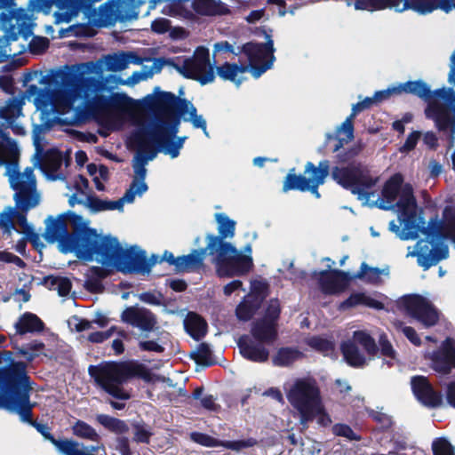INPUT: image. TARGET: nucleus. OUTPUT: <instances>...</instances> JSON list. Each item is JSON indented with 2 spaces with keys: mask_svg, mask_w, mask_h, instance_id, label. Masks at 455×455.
Wrapping results in <instances>:
<instances>
[{
  "mask_svg": "<svg viewBox=\"0 0 455 455\" xmlns=\"http://www.w3.org/2000/svg\"><path fill=\"white\" fill-rule=\"evenodd\" d=\"M44 222V239L48 243L58 241L62 252H73L84 261L95 259L103 267L126 275L132 247L124 249L117 237L98 234L81 215L71 211L57 218L49 216Z\"/></svg>",
  "mask_w": 455,
  "mask_h": 455,
  "instance_id": "obj_1",
  "label": "nucleus"
},
{
  "mask_svg": "<svg viewBox=\"0 0 455 455\" xmlns=\"http://www.w3.org/2000/svg\"><path fill=\"white\" fill-rule=\"evenodd\" d=\"M396 205L403 223L400 239L414 240L418 238L419 233L430 239V241H426L424 245H420L417 251L413 252V255L417 256L419 266L422 267L424 270H427L439 261L447 259L449 257L448 246L434 244L435 240L443 236L445 223L443 224L435 216L431 218L426 226L425 219L422 216L423 209L419 210L413 188L411 184L404 186Z\"/></svg>",
  "mask_w": 455,
  "mask_h": 455,
  "instance_id": "obj_2",
  "label": "nucleus"
},
{
  "mask_svg": "<svg viewBox=\"0 0 455 455\" xmlns=\"http://www.w3.org/2000/svg\"><path fill=\"white\" fill-rule=\"evenodd\" d=\"M24 366L19 364V368L6 370L2 376L7 384L5 394L0 395V408L19 414L21 421L28 423L40 433L44 438L49 441L61 455H83L79 452L76 441L74 439H56L51 433V427L44 423H40L33 419L34 403L30 402L32 390L30 377L24 372Z\"/></svg>",
  "mask_w": 455,
  "mask_h": 455,
  "instance_id": "obj_3",
  "label": "nucleus"
},
{
  "mask_svg": "<svg viewBox=\"0 0 455 455\" xmlns=\"http://www.w3.org/2000/svg\"><path fill=\"white\" fill-rule=\"evenodd\" d=\"M398 93H406L424 100L427 105L425 116L433 120L438 132L445 137L448 148L455 143V105L451 104L455 100L451 88H439L431 91L429 85L423 80L408 81L397 85Z\"/></svg>",
  "mask_w": 455,
  "mask_h": 455,
  "instance_id": "obj_4",
  "label": "nucleus"
},
{
  "mask_svg": "<svg viewBox=\"0 0 455 455\" xmlns=\"http://www.w3.org/2000/svg\"><path fill=\"white\" fill-rule=\"evenodd\" d=\"M88 373L96 386L118 400H129L131 394L124 388V384L134 379L146 382L152 380L150 370L137 360L105 361L97 365H90Z\"/></svg>",
  "mask_w": 455,
  "mask_h": 455,
  "instance_id": "obj_5",
  "label": "nucleus"
},
{
  "mask_svg": "<svg viewBox=\"0 0 455 455\" xmlns=\"http://www.w3.org/2000/svg\"><path fill=\"white\" fill-rule=\"evenodd\" d=\"M140 110L150 112L157 119L156 125H162L165 136L172 139L178 133L180 117L188 110L189 101L171 92H164L156 86L152 94L139 100Z\"/></svg>",
  "mask_w": 455,
  "mask_h": 455,
  "instance_id": "obj_6",
  "label": "nucleus"
},
{
  "mask_svg": "<svg viewBox=\"0 0 455 455\" xmlns=\"http://www.w3.org/2000/svg\"><path fill=\"white\" fill-rule=\"evenodd\" d=\"M287 399L298 411L301 424L313 421L322 402L316 379L312 377L297 379L287 393Z\"/></svg>",
  "mask_w": 455,
  "mask_h": 455,
  "instance_id": "obj_7",
  "label": "nucleus"
},
{
  "mask_svg": "<svg viewBox=\"0 0 455 455\" xmlns=\"http://www.w3.org/2000/svg\"><path fill=\"white\" fill-rule=\"evenodd\" d=\"M331 175L341 188L365 199L370 198L371 190L378 182V178L372 177L370 170L361 162H353L346 166H334Z\"/></svg>",
  "mask_w": 455,
  "mask_h": 455,
  "instance_id": "obj_8",
  "label": "nucleus"
},
{
  "mask_svg": "<svg viewBox=\"0 0 455 455\" xmlns=\"http://www.w3.org/2000/svg\"><path fill=\"white\" fill-rule=\"evenodd\" d=\"M216 249L213 256L216 274L219 277L243 276L252 269V257L243 254L232 243H222Z\"/></svg>",
  "mask_w": 455,
  "mask_h": 455,
  "instance_id": "obj_9",
  "label": "nucleus"
},
{
  "mask_svg": "<svg viewBox=\"0 0 455 455\" xmlns=\"http://www.w3.org/2000/svg\"><path fill=\"white\" fill-rule=\"evenodd\" d=\"M14 187L16 191L14 195L15 208L7 207L4 212L0 214V227L6 231L16 229L13 219L17 220L18 225L22 228V232L26 233L32 227L28 223L27 215L30 209L36 207L39 203L37 195H29L28 186L20 183Z\"/></svg>",
  "mask_w": 455,
  "mask_h": 455,
  "instance_id": "obj_10",
  "label": "nucleus"
},
{
  "mask_svg": "<svg viewBox=\"0 0 455 455\" xmlns=\"http://www.w3.org/2000/svg\"><path fill=\"white\" fill-rule=\"evenodd\" d=\"M267 41L265 43L248 42L241 46V52L248 59V70L255 78H259L270 69L275 60L274 55V41L270 34L263 31Z\"/></svg>",
  "mask_w": 455,
  "mask_h": 455,
  "instance_id": "obj_11",
  "label": "nucleus"
},
{
  "mask_svg": "<svg viewBox=\"0 0 455 455\" xmlns=\"http://www.w3.org/2000/svg\"><path fill=\"white\" fill-rule=\"evenodd\" d=\"M357 345H360L370 357H374L379 353V346L373 337L366 331H355L353 339L342 341L340 352L345 362L353 368H363L367 365V358L362 353Z\"/></svg>",
  "mask_w": 455,
  "mask_h": 455,
  "instance_id": "obj_12",
  "label": "nucleus"
},
{
  "mask_svg": "<svg viewBox=\"0 0 455 455\" xmlns=\"http://www.w3.org/2000/svg\"><path fill=\"white\" fill-rule=\"evenodd\" d=\"M173 67L185 78L196 80L202 85L210 84L215 79L214 69L210 62L209 50L204 46L197 47L194 55L184 59L181 65L173 63Z\"/></svg>",
  "mask_w": 455,
  "mask_h": 455,
  "instance_id": "obj_13",
  "label": "nucleus"
},
{
  "mask_svg": "<svg viewBox=\"0 0 455 455\" xmlns=\"http://www.w3.org/2000/svg\"><path fill=\"white\" fill-rule=\"evenodd\" d=\"M139 100H135L125 93H112L109 96L96 94L88 105L94 116H104L111 112L122 115L129 114L133 108L140 109Z\"/></svg>",
  "mask_w": 455,
  "mask_h": 455,
  "instance_id": "obj_14",
  "label": "nucleus"
},
{
  "mask_svg": "<svg viewBox=\"0 0 455 455\" xmlns=\"http://www.w3.org/2000/svg\"><path fill=\"white\" fill-rule=\"evenodd\" d=\"M402 305L411 317L416 319L427 328L435 326L439 321V314L435 307L419 294L403 297Z\"/></svg>",
  "mask_w": 455,
  "mask_h": 455,
  "instance_id": "obj_15",
  "label": "nucleus"
},
{
  "mask_svg": "<svg viewBox=\"0 0 455 455\" xmlns=\"http://www.w3.org/2000/svg\"><path fill=\"white\" fill-rule=\"evenodd\" d=\"M375 102L372 97H366L364 100L355 103L352 107L351 114L346 118L336 131V135L328 134L327 140H333L335 144L332 152H338L347 144L354 140V119L362 111L369 109Z\"/></svg>",
  "mask_w": 455,
  "mask_h": 455,
  "instance_id": "obj_16",
  "label": "nucleus"
},
{
  "mask_svg": "<svg viewBox=\"0 0 455 455\" xmlns=\"http://www.w3.org/2000/svg\"><path fill=\"white\" fill-rule=\"evenodd\" d=\"M162 132H164L162 125H155L151 131H141L133 134L132 143L138 149L136 156L148 163V161L153 160L158 152H164L157 141L162 138Z\"/></svg>",
  "mask_w": 455,
  "mask_h": 455,
  "instance_id": "obj_17",
  "label": "nucleus"
},
{
  "mask_svg": "<svg viewBox=\"0 0 455 455\" xmlns=\"http://www.w3.org/2000/svg\"><path fill=\"white\" fill-rule=\"evenodd\" d=\"M312 275L317 279L321 291L326 295L342 292L354 280L353 275L339 269L315 271Z\"/></svg>",
  "mask_w": 455,
  "mask_h": 455,
  "instance_id": "obj_18",
  "label": "nucleus"
},
{
  "mask_svg": "<svg viewBox=\"0 0 455 455\" xmlns=\"http://www.w3.org/2000/svg\"><path fill=\"white\" fill-rule=\"evenodd\" d=\"M420 0H355V10L376 12L386 9L394 10L396 12L413 11L420 15Z\"/></svg>",
  "mask_w": 455,
  "mask_h": 455,
  "instance_id": "obj_19",
  "label": "nucleus"
},
{
  "mask_svg": "<svg viewBox=\"0 0 455 455\" xmlns=\"http://www.w3.org/2000/svg\"><path fill=\"white\" fill-rule=\"evenodd\" d=\"M121 321L144 332L154 331L157 325V317L151 310L136 306L127 307L121 314Z\"/></svg>",
  "mask_w": 455,
  "mask_h": 455,
  "instance_id": "obj_20",
  "label": "nucleus"
},
{
  "mask_svg": "<svg viewBox=\"0 0 455 455\" xmlns=\"http://www.w3.org/2000/svg\"><path fill=\"white\" fill-rule=\"evenodd\" d=\"M411 384L414 395L423 405L429 408L442 405V394L434 389L427 377L414 376L411 378Z\"/></svg>",
  "mask_w": 455,
  "mask_h": 455,
  "instance_id": "obj_21",
  "label": "nucleus"
},
{
  "mask_svg": "<svg viewBox=\"0 0 455 455\" xmlns=\"http://www.w3.org/2000/svg\"><path fill=\"white\" fill-rule=\"evenodd\" d=\"M433 369L442 374H449L455 369V341L446 338L441 347L431 355Z\"/></svg>",
  "mask_w": 455,
  "mask_h": 455,
  "instance_id": "obj_22",
  "label": "nucleus"
},
{
  "mask_svg": "<svg viewBox=\"0 0 455 455\" xmlns=\"http://www.w3.org/2000/svg\"><path fill=\"white\" fill-rule=\"evenodd\" d=\"M215 219L219 224V235L208 234L205 237L208 243L209 255H214L216 247H220L222 243H229L225 242L226 238H232L235 235V221L229 219L223 213H216Z\"/></svg>",
  "mask_w": 455,
  "mask_h": 455,
  "instance_id": "obj_23",
  "label": "nucleus"
},
{
  "mask_svg": "<svg viewBox=\"0 0 455 455\" xmlns=\"http://www.w3.org/2000/svg\"><path fill=\"white\" fill-rule=\"evenodd\" d=\"M264 345L265 343H255L248 335H242L237 341L242 356L254 363H265L268 360L269 351Z\"/></svg>",
  "mask_w": 455,
  "mask_h": 455,
  "instance_id": "obj_24",
  "label": "nucleus"
},
{
  "mask_svg": "<svg viewBox=\"0 0 455 455\" xmlns=\"http://www.w3.org/2000/svg\"><path fill=\"white\" fill-rule=\"evenodd\" d=\"M329 173L330 162L328 160L320 161L318 166H315L312 162H307L306 164L304 174H309V184L307 191H309L316 198L321 197L318 188L324 183L325 179Z\"/></svg>",
  "mask_w": 455,
  "mask_h": 455,
  "instance_id": "obj_25",
  "label": "nucleus"
},
{
  "mask_svg": "<svg viewBox=\"0 0 455 455\" xmlns=\"http://www.w3.org/2000/svg\"><path fill=\"white\" fill-rule=\"evenodd\" d=\"M159 260L160 259L157 255L153 254L148 259L145 251L136 250L134 247H132L126 275L148 274L151 268L156 263H159Z\"/></svg>",
  "mask_w": 455,
  "mask_h": 455,
  "instance_id": "obj_26",
  "label": "nucleus"
},
{
  "mask_svg": "<svg viewBox=\"0 0 455 455\" xmlns=\"http://www.w3.org/2000/svg\"><path fill=\"white\" fill-rule=\"evenodd\" d=\"M250 332L255 341L271 345L278 338V324L258 318L251 323Z\"/></svg>",
  "mask_w": 455,
  "mask_h": 455,
  "instance_id": "obj_27",
  "label": "nucleus"
},
{
  "mask_svg": "<svg viewBox=\"0 0 455 455\" xmlns=\"http://www.w3.org/2000/svg\"><path fill=\"white\" fill-rule=\"evenodd\" d=\"M113 269L102 265L90 267L85 274L84 288L92 294L102 293L105 290L102 281L112 275Z\"/></svg>",
  "mask_w": 455,
  "mask_h": 455,
  "instance_id": "obj_28",
  "label": "nucleus"
},
{
  "mask_svg": "<svg viewBox=\"0 0 455 455\" xmlns=\"http://www.w3.org/2000/svg\"><path fill=\"white\" fill-rule=\"evenodd\" d=\"M407 183L403 184V176L400 173H395L392 175L384 184L381 195L387 205L381 204L379 205L380 209L389 210L393 208L395 205L397 207L396 204H395L397 196L401 197L402 191L404 186Z\"/></svg>",
  "mask_w": 455,
  "mask_h": 455,
  "instance_id": "obj_29",
  "label": "nucleus"
},
{
  "mask_svg": "<svg viewBox=\"0 0 455 455\" xmlns=\"http://www.w3.org/2000/svg\"><path fill=\"white\" fill-rule=\"evenodd\" d=\"M195 19L197 16H221L230 14L228 6L220 0H192Z\"/></svg>",
  "mask_w": 455,
  "mask_h": 455,
  "instance_id": "obj_30",
  "label": "nucleus"
},
{
  "mask_svg": "<svg viewBox=\"0 0 455 455\" xmlns=\"http://www.w3.org/2000/svg\"><path fill=\"white\" fill-rule=\"evenodd\" d=\"M206 253L209 254L208 244L205 248L195 249L188 255L180 256L178 273L198 272L204 267Z\"/></svg>",
  "mask_w": 455,
  "mask_h": 455,
  "instance_id": "obj_31",
  "label": "nucleus"
},
{
  "mask_svg": "<svg viewBox=\"0 0 455 455\" xmlns=\"http://www.w3.org/2000/svg\"><path fill=\"white\" fill-rule=\"evenodd\" d=\"M184 329L193 339L198 341L206 335L208 324L199 314L188 312L184 319Z\"/></svg>",
  "mask_w": 455,
  "mask_h": 455,
  "instance_id": "obj_32",
  "label": "nucleus"
},
{
  "mask_svg": "<svg viewBox=\"0 0 455 455\" xmlns=\"http://www.w3.org/2000/svg\"><path fill=\"white\" fill-rule=\"evenodd\" d=\"M359 305L378 310L384 308V304L381 301L366 295L364 292H353L347 299L339 304L338 310L346 311Z\"/></svg>",
  "mask_w": 455,
  "mask_h": 455,
  "instance_id": "obj_33",
  "label": "nucleus"
},
{
  "mask_svg": "<svg viewBox=\"0 0 455 455\" xmlns=\"http://www.w3.org/2000/svg\"><path fill=\"white\" fill-rule=\"evenodd\" d=\"M264 296L259 297L257 294H250L235 308V315L239 320L249 321L259 309Z\"/></svg>",
  "mask_w": 455,
  "mask_h": 455,
  "instance_id": "obj_34",
  "label": "nucleus"
},
{
  "mask_svg": "<svg viewBox=\"0 0 455 455\" xmlns=\"http://www.w3.org/2000/svg\"><path fill=\"white\" fill-rule=\"evenodd\" d=\"M192 0H168L164 12L171 17H182L186 20H195L192 9Z\"/></svg>",
  "mask_w": 455,
  "mask_h": 455,
  "instance_id": "obj_35",
  "label": "nucleus"
},
{
  "mask_svg": "<svg viewBox=\"0 0 455 455\" xmlns=\"http://www.w3.org/2000/svg\"><path fill=\"white\" fill-rule=\"evenodd\" d=\"M21 30L22 27H16L11 24L9 28L4 31L3 36H0V63L8 60L11 56L16 55V53H12L9 45L12 42L19 39Z\"/></svg>",
  "mask_w": 455,
  "mask_h": 455,
  "instance_id": "obj_36",
  "label": "nucleus"
},
{
  "mask_svg": "<svg viewBox=\"0 0 455 455\" xmlns=\"http://www.w3.org/2000/svg\"><path fill=\"white\" fill-rule=\"evenodd\" d=\"M17 333L23 335L26 333L41 332L44 329V322L35 314L30 312L24 313L15 325Z\"/></svg>",
  "mask_w": 455,
  "mask_h": 455,
  "instance_id": "obj_37",
  "label": "nucleus"
},
{
  "mask_svg": "<svg viewBox=\"0 0 455 455\" xmlns=\"http://www.w3.org/2000/svg\"><path fill=\"white\" fill-rule=\"evenodd\" d=\"M248 71V66L229 63L226 61L220 66L216 67L217 75L224 81L235 83L237 86L242 84V79L237 78L239 73L243 74Z\"/></svg>",
  "mask_w": 455,
  "mask_h": 455,
  "instance_id": "obj_38",
  "label": "nucleus"
},
{
  "mask_svg": "<svg viewBox=\"0 0 455 455\" xmlns=\"http://www.w3.org/2000/svg\"><path fill=\"white\" fill-rule=\"evenodd\" d=\"M302 356L303 353L297 347H283L273 356L272 363L275 366L289 367Z\"/></svg>",
  "mask_w": 455,
  "mask_h": 455,
  "instance_id": "obj_39",
  "label": "nucleus"
},
{
  "mask_svg": "<svg viewBox=\"0 0 455 455\" xmlns=\"http://www.w3.org/2000/svg\"><path fill=\"white\" fill-rule=\"evenodd\" d=\"M309 184V176L295 173V168H291L283 182V192L286 193L290 190H299L300 192L307 191Z\"/></svg>",
  "mask_w": 455,
  "mask_h": 455,
  "instance_id": "obj_40",
  "label": "nucleus"
},
{
  "mask_svg": "<svg viewBox=\"0 0 455 455\" xmlns=\"http://www.w3.org/2000/svg\"><path fill=\"white\" fill-rule=\"evenodd\" d=\"M19 364L23 365L24 372L27 374L26 368L27 364L23 362H14L12 358V352L8 350H3L0 352V395L5 394L7 391V384L3 379V372L6 370H16L19 368Z\"/></svg>",
  "mask_w": 455,
  "mask_h": 455,
  "instance_id": "obj_41",
  "label": "nucleus"
},
{
  "mask_svg": "<svg viewBox=\"0 0 455 455\" xmlns=\"http://www.w3.org/2000/svg\"><path fill=\"white\" fill-rule=\"evenodd\" d=\"M63 162L62 152L57 148L48 149L42 156L40 168L44 172H58Z\"/></svg>",
  "mask_w": 455,
  "mask_h": 455,
  "instance_id": "obj_42",
  "label": "nucleus"
},
{
  "mask_svg": "<svg viewBox=\"0 0 455 455\" xmlns=\"http://www.w3.org/2000/svg\"><path fill=\"white\" fill-rule=\"evenodd\" d=\"M419 2L420 15L429 14L436 10L445 13L455 10V0H420Z\"/></svg>",
  "mask_w": 455,
  "mask_h": 455,
  "instance_id": "obj_43",
  "label": "nucleus"
},
{
  "mask_svg": "<svg viewBox=\"0 0 455 455\" xmlns=\"http://www.w3.org/2000/svg\"><path fill=\"white\" fill-rule=\"evenodd\" d=\"M204 391V387H197L188 396V398L199 401V405H195L196 407H201L208 411L212 412L220 411L221 406L216 403V397L212 395H205L203 396Z\"/></svg>",
  "mask_w": 455,
  "mask_h": 455,
  "instance_id": "obj_44",
  "label": "nucleus"
},
{
  "mask_svg": "<svg viewBox=\"0 0 455 455\" xmlns=\"http://www.w3.org/2000/svg\"><path fill=\"white\" fill-rule=\"evenodd\" d=\"M20 183H23L28 186L29 195H36V178L34 175L33 168L27 167L24 170L23 173L17 172L13 175L11 176L10 184L13 190H14V187L17 188L16 185L18 186Z\"/></svg>",
  "mask_w": 455,
  "mask_h": 455,
  "instance_id": "obj_45",
  "label": "nucleus"
},
{
  "mask_svg": "<svg viewBox=\"0 0 455 455\" xmlns=\"http://www.w3.org/2000/svg\"><path fill=\"white\" fill-rule=\"evenodd\" d=\"M96 419L106 429L116 435H124L129 431V426L123 419L107 414H100L97 416Z\"/></svg>",
  "mask_w": 455,
  "mask_h": 455,
  "instance_id": "obj_46",
  "label": "nucleus"
},
{
  "mask_svg": "<svg viewBox=\"0 0 455 455\" xmlns=\"http://www.w3.org/2000/svg\"><path fill=\"white\" fill-rule=\"evenodd\" d=\"M190 358L193 359L196 364L204 367L212 366L217 363L212 356V351L210 346L205 342L200 343L196 350L190 353Z\"/></svg>",
  "mask_w": 455,
  "mask_h": 455,
  "instance_id": "obj_47",
  "label": "nucleus"
},
{
  "mask_svg": "<svg viewBox=\"0 0 455 455\" xmlns=\"http://www.w3.org/2000/svg\"><path fill=\"white\" fill-rule=\"evenodd\" d=\"M72 434L78 438L99 443L100 435L87 422L77 419L71 427Z\"/></svg>",
  "mask_w": 455,
  "mask_h": 455,
  "instance_id": "obj_48",
  "label": "nucleus"
},
{
  "mask_svg": "<svg viewBox=\"0 0 455 455\" xmlns=\"http://www.w3.org/2000/svg\"><path fill=\"white\" fill-rule=\"evenodd\" d=\"M186 137H180L177 140L165 136L164 132H162V138L157 140L159 145L163 148L165 155H170L172 158H175L180 155V150L183 147Z\"/></svg>",
  "mask_w": 455,
  "mask_h": 455,
  "instance_id": "obj_49",
  "label": "nucleus"
},
{
  "mask_svg": "<svg viewBox=\"0 0 455 455\" xmlns=\"http://www.w3.org/2000/svg\"><path fill=\"white\" fill-rule=\"evenodd\" d=\"M307 344L312 349L324 355L331 353L335 348L334 343L331 340L320 336H313L309 338L307 340Z\"/></svg>",
  "mask_w": 455,
  "mask_h": 455,
  "instance_id": "obj_50",
  "label": "nucleus"
},
{
  "mask_svg": "<svg viewBox=\"0 0 455 455\" xmlns=\"http://www.w3.org/2000/svg\"><path fill=\"white\" fill-rule=\"evenodd\" d=\"M133 429V441L140 443H149L150 438L153 435L151 427L145 422H134L132 424Z\"/></svg>",
  "mask_w": 455,
  "mask_h": 455,
  "instance_id": "obj_51",
  "label": "nucleus"
},
{
  "mask_svg": "<svg viewBox=\"0 0 455 455\" xmlns=\"http://www.w3.org/2000/svg\"><path fill=\"white\" fill-rule=\"evenodd\" d=\"M381 274V270L379 267H372L368 266L367 263L363 262L360 267V270L353 275L355 279H364L369 283H375Z\"/></svg>",
  "mask_w": 455,
  "mask_h": 455,
  "instance_id": "obj_52",
  "label": "nucleus"
},
{
  "mask_svg": "<svg viewBox=\"0 0 455 455\" xmlns=\"http://www.w3.org/2000/svg\"><path fill=\"white\" fill-rule=\"evenodd\" d=\"M281 315V305L278 299H271L265 309L264 315L260 317L266 321L278 324Z\"/></svg>",
  "mask_w": 455,
  "mask_h": 455,
  "instance_id": "obj_53",
  "label": "nucleus"
},
{
  "mask_svg": "<svg viewBox=\"0 0 455 455\" xmlns=\"http://www.w3.org/2000/svg\"><path fill=\"white\" fill-rule=\"evenodd\" d=\"M124 52L119 54H108L105 58L106 68L108 71H121L126 68Z\"/></svg>",
  "mask_w": 455,
  "mask_h": 455,
  "instance_id": "obj_54",
  "label": "nucleus"
},
{
  "mask_svg": "<svg viewBox=\"0 0 455 455\" xmlns=\"http://www.w3.org/2000/svg\"><path fill=\"white\" fill-rule=\"evenodd\" d=\"M433 455H455V448L444 437L435 438L432 443Z\"/></svg>",
  "mask_w": 455,
  "mask_h": 455,
  "instance_id": "obj_55",
  "label": "nucleus"
},
{
  "mask_svg": "<svg viewBox=\"0 0 455 455\" xmlns=\"http://www.w3.org/2000/svg\"><path fill=\"white\" fill-rule=\"evenodd\" d=\"M0 138L5 141L4 143V148L6 152V155L12 160L17 161L19 156V148L15 140H12L9 136V133L4 130L0 128Z\"/></svg>",
  "mask_w": 455,
  "mask_h": 455,
  "instance_id": "obj_56",
  "label": "nucleus"
},
{
  "mask_svg": "<svg viewBox=\"0 0 455 455\" xmlns=\"http://www.w3.org/2000/svg\"><path fill=\"white\" fill-rule=\"evenodd\" d=\"M258 444V441L253 437H249L244 440L235 441H220V446L228 450L239 451L245 448H251Z\"/></svg>",
  "mask_w": 455,
  "mask_h": 455,
  "instance_id": "obj_57",
  "label": "nucleus"
},
{
  "mask_svg": "<svg viewBox=\"0 0 455 455\" xmlns=\"http://www.w3.org/2000/svg\"><path fill=\"white\" fill-rule=\"evenodd\" d=\"M364 145L361 141H357L351 148L344 152L339 153L336 157L339 164H350L349 162L361 154Z\"/></svg>",
  "mask_w": 455,
  "mask_h": 455,
  "instance_id": "obj_58",
  "label": "nucleus"
},
{
  "mask_svg": "<svg viewBox=\"0 0 455 455\" xmlns=\"http://www.w3.org/2000/svg\"><path fill=\"white\" fill-rule=\"evenodd\" d=\"M190 439L205 447H220V440L212 437V435L201 433V432H192L190 434Z\"/></svg>",
  "mask_w": 455,
  "mask_h": 455,
  "instance_id": "obj_59",
  "label": "nucleus"
},
{
  "mask_svg": "<svg viewBox=\"0 0 455 455\" xmlns=\"http://www.w3.org/2000/svg\"><path fill=\"white\" fill-rule=\"evenodd\" d=\"M148 187L146 182H140L137 185V180H133L130 188L125 191L122 199L126 203H132L134 201L136 195H142L144 192L148 190Z\"/></svg>",
  "mask_w": 455,
  "mask_h": 455,
  "instance_id": "obj_60",
  "label": "nucleus"
},
{
  "mask_svg": "<svg viewBox=\"0 0 455 455\" xmlns=\"http://www.w3.org/2000/svg\"><path fill=\"white\" fill-rule=\"evenodd\" d=\"M332 432L337 436L346 437L350 441H360L361 435L355 434L350 426L343 423H337L332 427Z\"/></svg>",
  "mask_w": 455,
  "mask_h": 455,
  "instance_id": "obj_61",
  "label": "nucleus"
},
{
  "mask_svg": "<svg viewBox=\"0 0 455 455\" xmlns=\"http://www.w3.org/2000/svg\"><path fill=\"white\" fill-rule=\"evenodd\" d=\"M49 39L44 36H34L28 44L32 54H43L49 48Z\"/></svg>",
  "mask_w": 455,
  "mask_h": 455,
  "instance_id": "obj_62",
  "label": "nucleus"
},
{
  "mask_svg": "<svg viewBox=\"0 0 455 455\" xmlns=\"http://www.w3.org/2000/svg\"><path fill=\"white\" fill-rule=\"evenodd\" d=\"M379 351L380 352L381 355L390 359L395 358L396 352L394 349L386 333L383 332L379 335Z\"/></svg>",
  "mask_w": 455,
  "mask_h": 455,
  "instance_id": "obj_63",
  "label": "nucleus"
},
{
  "mask_svg": "<svg viewBox=\"0 0 455 455\" xmlns=\"http://www.w3.org/2000/svg\"><path fill=\"white\" fill-rule=\"evenodd\" d=\"M108 200H102L94 195H89L86 197L85 206L90 209L92 212H100L108 211Z\"/></svg>",
  "mask_w": 455,
  "mask_h": 455,
  "instance_id": "obj_64",
  "label": "nucleus"
}]
</instances>
